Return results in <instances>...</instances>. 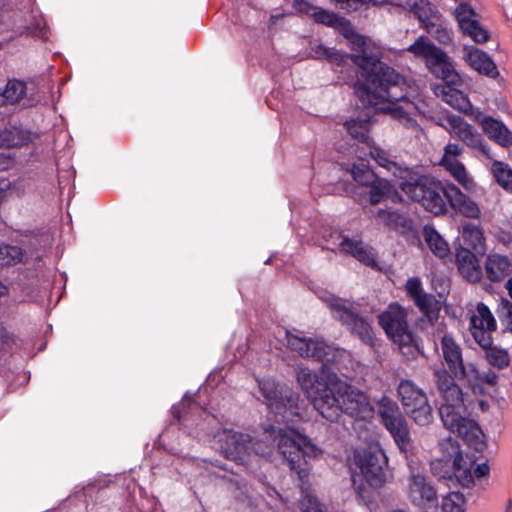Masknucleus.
<instances>
[{
  "label": "nucleus",
  "instance_id": "cd10ccee",
  "mask_svg": "<svg viewBox=\"0 0 512 512\" xmlns=\"http://www.w3.org/2000/svg\"><path fill=\"white\" fill-rule=\"evenodd\" d=\"M367 187L369 188V201L372 205L385 200L393 203L402 201V196L397 191L395 185L385 178L376 177Z\"/></svg>",
  "mask_w": 512,
  "mask_h": 512
},
{
  "label": "nucleus",
  "instance_id": "de8ad7c7",
  "mask_svg": "<svg viewBox=\"0 0 512 512\" xmlns=\"http://www.w3.org/2000/svg\"><path fill=\"white\" fill-rule=\"evenodd\" d=\"M506 288L509 292L510 297L512 298V279H509L506 283Z\"/></svg>",
  "mask_w": 512,
  "mask_h": 512
},
{
  "label": "nucleus",
  "instance_id": "473e14b6",
  "mask_svg": "<svg viewBox=\"0 0 512 512\" xmlns=\"http://www.w3.org/2000/svg\"><path fill=\"white\" fill-rule=\"evenodd\" d=\"M413 11L423 23L428 33H434L433 28L441 24L442 16L437 9L427 0H419L413 5Z\"/></svg>",
  "mask_w": 512,
  "mask_h": 512
},
{
  "label": "nucleus",
  "instance_id": "f704fd0d",
  "mask_svg": "<svg viewBox=\"0 0 512 512\" xmlns=\"http://www.w3.org/2000/svg\"><path fill=\"white\" fill-rule=\"evenodd\" d=\"M423 237L431 252L438 258L444 259L450 255L447 241L432 226L423 228Z\"/></svg>",
  "mask_w": 512,
  "mask_h": 512
},
{
  "label": "nucleus",
  "instance_id": "39448f33",
  "mask_svg": "<svg viewBox=\"0 0 512 512\" xmlns=\"http://www.w3.org/2000/svg\"><path fill=\"white\" fill-rule=\"evenodd\" d=\"M386 464V455L377 444L355 451L351 463L352 482L361 499H368L369 487H378L386 482Z\"/></svg>",
  "mask_w": 512,
  "mask_h": 512
},
{
  "label": "nucleus",
  "instance_id": "2f4dec72",
  "mask_svg": "<svg viewBox=\"0 0 512 512\" xmlns=\"http://www.w3.org/2000/svg\"><path fill=\"white\" fill-rule=\"evenodd\" d=\"M485 271L489 280L500 281L512 272V265L506 256L490 254L485 262Z\"/></svg>",
  "mask_w": 512,
  "mask_h": 512
},
{
  "label": "nucleus",
  "instance_id": "a211bd4d",
  "mask_svg": "<svg viewBox=\"0 0 512 512\" xmlns=\"http://www.w3.org/2000/svg\"><path fill=\"white\" fill-rule=\"evenodd\" d=\"M455 17L463 31L477 43H485L489 40V33L478 22L474 9L466 3H461L455 9Z\"/></svg>",
  "mask_w": 512,
  "mask_h": 512
},
{
  "label": "nucleus",
  "instance_id": "c9c22d12",
  "mask_svg": "<svg viewBox=\"0 0 512 512\" xmlns=\"http://www.w3.org/2000/svg\"><path fill=\"white\" fill-rule=\"evenodd\" d=\"M348 133L359 142L368 146L373 140L369 137L370 119H350L345 123Z\"/></svg>",
  "mask_w": 512,
  "mask_h": 512
},
{
  "label": "nucleus",
  "instance_id": "ea45409f",
  "mask_svg": "<svg viewBox=\"0 0 512 512\" xmlns=\"http://www.w3.org/2000/svg\"><path fill=\"white\" fill-rule=\"evenodd\" d=\"M22 250L17 246L0 245V265H11L22 260Z\"/></svg>",
  "mask_w": 512,
  "mask_h": 512
},
{
  "label": "nucleus",
  "instance_id": "6e6552de",
  "mask_svg": "<svg viewBox=\"0 0 512 512\" xmlns=\"http://www.w3.org/2000/svg\"><path fill=\"white\" fill-rule=\"evenodd\" d=\"M407 50L415 57L424 59L427 68L436 77L452 84L459 82L460 76L450 58L427 37L420 36Z\"/></svg>",
  "mask_w": 512,
  "mask_h": 512
},
{
  "label": "nucleus",
  "instance_id": "bb28decb",
  "mask_svg": "<svg viewBox=\"0 0 512 512\" xmlns=\"http://www.w3.org/2000/svg\"><path fill=\"white\" fill-rule=\"evenodd\" d=\"M441 350L445 362L455 377H464L465 369L463 366L461 349L450 335L444 334L442 336Z\"/></svg>",
  "mask_w": 512,
  "mask_h": 512
},
{
  "label": "nucleus",
  "instance_id": "6ab92c4d",
  "mask_svg": "<svg viewBox=\"0 0 512 512\" xmlns=\"http://www.w3.org/2000/svg\"><path fill=\"white\" fill-rule=\"evenodd\" d=\"M369 156L382 168L386 169V171L394 177L396 184L399 186V183L405 180H412L414 178V171L407 168L402 167L395 161L391 160L387 153L377 146L374 141H372L367 146Z\"/></svg>",
  "mask_w": 512,
  "mask_h": 512
},
{
  "label": "nucleus",
  "instance_id": "ddd939ff",
  "mask_svg": "<svg viewBox=\"0 0 512 512\" xmlns=\"http://www.w3.org/2000/svg\"><path fill=\"white\" fill-rule=\"evenodd\" d=\"M377 407L383 425L392 435L399 449L403 452L410 451L412 445L408 425L398 405L390 398L383 396L378 401Z\"/></svg>",
  "mask_w": 512,
  "mask_h": 512
},
{
  "label": "nucleus",
  "instance_id": "412c9836",
  "mask_svg": "<svg viewBox=\"0 0 512 512\" xmlns=\"http://www.w3.org/2000/svg\"><path fill=\"white\" fill-rule=\"evenodd\" d=\"M444 197L456 212L468 218H480L481 210L477 202L464 194L456 185H447L445 187Z\"/></svg>",
  "mask_w": 512,
  "mask_h": 512
},
{
  "label": "nucleus",
  "instance_id": "7c9ffc66",
  "mask_svg": "<svg viewBox=\"0 0 512 512\" xmlns=\"http://www.w3.org/2000/svg\"><path fill=\"white\" fill-rule=\"evenodd\" d=\"M462 245L476 254L483 255L486 251L485 236L481 227L467 224L461 230Z\"/></svg>",
  "mask_w": 512,
  "mask_h": 512
},
{
  "label": "nucleus",
  "instance_id": "9b49d317",
  "mask_svg": "<svg viewBox=\"0 0 512 512\" xmlns=\"http://www.w3.org/2000/svg\"><path fill=\"white\" fill-rule=\"evenodd\" d=\"M327 305L334 318L345 325L352 334L356 335L364 344L374 345V334L371 325L358 314L357 306L348 301L337 297H330Z\"/></svg>",
  "mask_w": 512,
  "mask_h": 512
},
{
  "label": "nucleus",
  "instance_id": "c756f323",
  "mask_svg": "<svg viewBox=\"0 0 512 512\" xmlns=\"http://www.w3.org/2000/svg\"><path fill=\"white\" fill-rule=\"evenodd\" d=\"M377 221L389 230L404 234L412 229V222L406 212L391 209H380L376 215Z\"/></svg>",
  "mask_w": 512,
  "mask_h": 512
},
{
  "label": "nucleus",
  "instance_id": "0eeeda50",
  "mask_svg": "<svg viewBox=\"0 0 512 512\" xmlns=\"http://www.w3.org/2000/svg\"><path fill=\"white\" fill-rule=\"evenodd\" d=\"M379 323L387 336L406 356L418 352V344L410 331L405 310L397 303H391L379 316Z\"/></svg>",
  "mask_w": 512,
  "mask_h": 512
},
{
  "label": "nucleus",
  "instance_id": "1a4fd4ad",
  "mask_svg": "<svg viewBox=\"0 0 512 512\" xmlns=\"http://www.w3.org/2000/svg\"><path fill=\"white\" fill-rule=\"evenodd\" d=\"M440 448L447 460L453 459L454 476L461 486L469 488L474 485L475 479L484 478L489 474L488 465L477 464L474 456L462 454L456 441L449 438L440 443Z\"/></svg>",
  "mask_w": 512,
  "mask_h": 512
},
{
  "label": "nucleus",
  "instance_id": "f3484780",
  "mask_svg": "<svg viewBox=\"0 0 512 512\" xmlns=\"http://www.w3.org/2000/svg\"><path fill=\"white\" fill-rule=\"evenodd\" d=\"M462 153L463 148L459 144L448 143L444 148L440 164L466 191L475 192L477 184L474 178L468 173L464 164L457 159Z\"/></svg>",
  "mask_w": 512,
  "mask_h": 512
},
{
  "label": "nucleus",
  "instance_id": "4c0bfd02",
  "mask_svg": "<svg viewBox=\"0 0 512 512\" xmlns=\"http://www.w3.org/2000/svg\"><path fill=\"white\" fill-rule=\"evenodd\" d=\"M491 172L496 182L507 192L512 193V169L501 161L494 160Z\"/></svg>",
  "mask_w": 512,
  "mask_h": 512
},
{
  "label": "nucleus",
  "instance_id": "393cba45",
  "mask_svg": "<svg viewBox=\"0 0 512 512\" xmlns=\"http://www.w3.org/2000/svg\"><path fill=\"white\" fill-rule=\"evenodd\" d=\"M462 52L464 61L473 70L493 78L498 75L495 63L486 52L474 46H464Z\"/></svg>",
  "mask_w": 512,
  "mask_h": 512
},
{
  "label": "nucleus",
  "instance_id": "09e8293b",
  "mask_svg": "<svg viewBox=\"0 0 512 512\" xmlns=\"http://www.w3.org/2000/svg\"><path fill=\"white\" fill-rule=\"evenodd\" d=\"M506 306H507V309H508L509 314H512V304H511V303H509V302H507V303H506Z\"/></svg>",
  "mask_w": 512,
  "mask_h": 512
},
{
  "label": "nucleus",
  "instance_id": "e433bc0d",
  "mask_svg": "<svg viewBox=\"0 0 512 512\" xmlns=\"http://www.w3.org/2000/svg\"><path fill=\"white\" fill-rule=\"evenodd\" d=\"M349 171L358 184L366 187L377 177L362 156L358 157L357 162L351 164Z\"/></svg>",
  "mask_w": 512,
  "mask_h": 512
},
{
  "label": "nucleus",
  "instance_id": "aec40b11",
  "mask_svg": "<svg viewBox=\"0 0 512 512\" xmlns=\"http://www.w3.org/2000/svg\"><path fill=\"white\" fill-rule=\"evenodd\" d=\"M473 118L489 139L502 147L512 145V134L501 121L491 116H484L478 109Z\"/></svg>",
  "mask_w": 512,
  "mask_h": 512
},
{
  "label": "nucleus",
  "instance_id": "9d476101",
  "mask_svg": "<svg viewBox=\"0 0 512 512\" xmlns=\"http://www.w3.org/2000/svg\"><path fill=\"white\" fill-rule=\"evenodd\" d=\"M288 347L301 357L313 358L326 363H337L347 357L346 351L327 345L318 338H309L302 333L285 332Z\"/></svg>",
  "mask_w": 512,
  "mask_h": 512
},
{
  "label": "nucleus",
  "instance_id": "4468645a",
  "mask_svg": "<svg viewBox=\"0 0 512 512\" xmlns=\"http://www.w3.org/2000/svg\"><path fill=\"white\" fill-rule=\"evenodd\" d=\"M439 125L468 147L479 150L488 159L492 158L490 149L482 135L460 116L446 115L441 119Z\"/></svg>",
  "mask_w": 512,
  "mask_h": 512
},
{
  "label": "nucleus",
  "instance_id": "49530a36",
  "mask_svg": "<svg viewBox=\"0 0 512 512\" xmlns=\"http://www.w3.org/2000/svg\"><path fill=\"white\" fill-rule=\"evenodd\" d=\"M8 335L6 329L0 325V349L7 343Z\"/></svg>",
  "mask_w": 512,
  "mask_h": 512
},
{
  "label": "nucleus",
  "instance_id": "58836bf2",
  "mask_svg": "<svg viewBox=\"0 0 512 512\" xmlns=\"http://www.w3.org/2000/svg\"><path fill=\"white\" fill-rule=\"evenodd\" d=\"M443 512H464L465 499L462 494L458 492H451L442 500Z\"/></svg>",
  "mask_w": 512,
  "mask_h": 512
},
{
  "label": "nucleus",
  "instance_id": "20e7f679",
  "mask_svg": "<svg viewBox=\"0 0 512 512\" xmlns=\"http://www.w3.org/2000/svg\"><path fill=\"white\" fill-rule=\"evenodd\" d=\"M436 382L442 397L439 414L443 425L475 450H481L485 446L482 431L476 422L466 416V406L460 388L445 371L436 373Z\"/></svg>",
  "mask_w": 512,
  "mask_h": 512
},
{
  "label": "nucleus",
  "instance_id": "c85d7f7f",
  "mask_svg": "<svg viewBox=\"0 0 512 512\" xmlns=\"http://www.w3.org/2000/svg\"><path fill=\"white\" fill-rule=\"evenodd\" d=\"M339 248L342 252L348 253L361 263L374 267L376 266V255L374 250L360 240L340 236Z\"/></svg>",
  "mask_w": 512,
  "mask_h": 512
},
{
  "label": "nucleus",
  "instance_id": "423d86ee",
  "mask_svg": "<svg viewBox=\"0 0 512 512\" xmlns=\"http://www.w3.org/2000/svg\"><path fill=\"white\" fill-rule=\"evenodd\" d=\"M399 188L434 215H441L446 211V203L443 198L445 187L432 177H418L414 173V178L400 182Z\"/></svg>",
  "mask_w": 512,
  "mask_h": 512
},
{
  "label": "nucleus",
  "instance_id": "c03bdc74",
  "mask_svg": "<svg viewBox=\"0 0 512 512\" xmlns=\"http://www.w3.org/2000/svg\"><path fill=\"white\" fill-rule=\"evenodd\" d=\"M432 35L435 36L440 42L447 43L451 41V32L447 29L446 24L444 23L443 19H441V24L438 27L433 28Z\"/></svg>",
  "mask_w": 512,
  "mask_h": 512
},
{
  "label": "nucleus",
  "instance_id": "a18cd8bd",
  "mask_svg": "<svg viewBox=\"0 0 512 512\" xmlns=\"http://www.w3.org/2000/svg\"><path fill=\"white\" fill-rule=\"evenodd\" d=\"M293 7L299 13H303L306 15H310L312 17V13L316 10L317 7L312 6L306 0H295L293 3Z\"/></svg>",
  "mask_w": 512,
  "mask_h": 512
},
{
  "label": "nucleus",
  "instance_id": "72a5a7b5",
  "mask_svg": "<svg viewBox=\"0 0 512 512\" xmlns=\"http://www.w3.org/2000/svg\"><path fill=\"white\" fill-rule=\"evenodd\" d=\"M27 93L26 83L18 79H10L4 89L0 90V106L14 105L24 99Z\"/></svg>",
  "mask_w": 512,
  "mask_h": 512
},
{
  "label": "nucleus",
  "instance_id": "7ed1b4c3",
  "mask_svg": "<svg viewBox=\"0 0 512 512\" xmlns=\"http://www.w3.org/2000/svg\"><path fill=\"white\" fill-rule=\"evenodd\" d=\"M297 382L314 408L331 422L336 421L341 412L360 420L373 417L374 408L368 397L324 367L320 374L308 368H300L297 372Z\"/></svg>",
  "mask_w": 512,
  "mask_h": 512
},
{
  "label": "nucleus",
  "instance_id": "37998d69",
  "mask_svg": "<svg viewBox=\"0 0 512 512\" xmlns=\"http://www.w3.org/2000/svg\"><path fill=\"white\" fill-rule=\"evenodd\" d=\"M302 512H324L317 498L310 493H304L300 501Z\"/></svg>",
  "mask_w": 512,
  "mask_h": 512
},
{
  "label": "nucleus",
  "instance_id": "a878e982",
  "mask_svg": "<svg viewBox=\"0 0 512 512\" xmlns=\"http://www.w3.org/2000/svg\"><path fill=\"white\" fill-rule=\"evenodd\" d=\"M456 264L460 274L468 281L477 282L481 279L482 269L476 253L468 248L459 246L456 248Z\"/></svg>",
  "mask_w": 512,
  "mask_h": 512
},
{
  "label": "nucleus",
  "instance_id": "79ce46f5",
  "mask_svg": "<svg viewBox=\"0 0 512 512\" xmlns=\"http://www.w3.org/2000/svg\"><path fill=\"white\" fill-rule=\"evenodd\" d=\"M313 55L315 58H325L331 62H342L344 58V56L336 50L324 47L322 45H317L315 48H313Z\"/></svg>",
  "mask_w": 512,
  "mask_h": 512
},
{
  "label": "nucleus",
  "instance_id": "f03ea898",
  "mask_svg": "<svg viewBox=\"0 0 512 512\" xmlns=\"http://www.w3.org/2000/svg\"><path fill=\"white\" fill-rule=\"evenodd\" d=\"M259 388L267 406L276 417L280 416L278 423L288 425L299 418V396L289 387L279 385L273 379H264L259 382ZM267 432L277 439L278 450L290 469L301 479L306 477L310 469L307 458L317 456L318 448L293 426H286L285 429L271 427Z\"/></svg>",
  "mask_w": 512,
  "mask_h": 512
},
{
  "label": "nucleus",
  "instance_id": "b1692460",
  "mask_svg": "<svg viewBox=\"0 0 512 512\" xmlns=\"http://www.w3.org/2000/svg\"><path fill=\"white\" fill-rule=\"evenodd\" d=\"M445 82L446 85L435 86L434 93L441 97V99L451 107L463 112L466 115L474 116L476 109H473L469 98L464 93L453 87L456 86V84H452L447 81ZM460 82L461 79L457 85H459Z\"/></svg>",
  "mask_w": 512,
  "mask_h": 512
},
{
  "label": "nucleus",
  "instance_id": "5701e85b",
  "mask_svg": "<svg viewBox=\"0 0 512 512\" xmlns=\"http://www.w3.org/2000/svg\"><path fill=\"white\" fill-rule=\"evenodd\" d=\"M407 495L417 506H425L436 499V491L422 474H412L407 484Z\"/></svg>",
  "mask_w": 512,
  "mask_h": 512
},
{
  "label": "nucleus",
  "instance_id": "2eb2a0df",
  "mask_svg": "<svg viewBox=\"0 0 512 512\" xmlns=\"http://www.w3.org/2000/svg\"><path fill=\"white\" fill-rule=\"evenodd\" d=\"M214 438L225 457L240 463L248 460L256 444L248 435L226 429L219 431Z\"/></svg>",
  "mask_w": 512,
  "mask_h": 512
},
{
  "label": "nucleus",
  "instance_id": "4be33fe9",
  "mask_svg": "<svg viewBox=\"0 0 512 512\" xmlns=\"http://www.w3.org/2000/svg\"><path fill=\"white\" fill-rule=\"evenodd\" d=\"M405 289L407 294L413 299L416 306L429 318L431 321L437 316L438 303L433 295L427 294L423 291L422 283L419 278H410L407 280Z\"/></svg>",
  "mask_w": 512,
  "mask_h": 512
},
{
  "label": "nucleus",
  "instance_id": "f257e3e1",
  "mask_svg": "<svg viewBox=\"0 0 512 512\" xmlns=\"http://www.w3.org/2000/svg\"><path fill=\"white\" fill-rule=\"evenodd\" d=\"M312 18L317 23L339 30L349 40L351 48L360 52L352 56V60L360 69L355 92L361 101L375 111L389 114L416 135L422 133V128L414 119L417 114L425 113L426 104L419 87L406 83L394 69L372 55L373 41L356 34L345 18L318 7L312 13Z\"/></svg>",
  "mask_w": 512,
  "mask_h": 512
},
{
  "label": "nucleus",
  "instance_id": "a19ab883",
  "mask_svg": "<svg viewBox=\"0 0 512 512\" xmlns=\"http://www.w3.org/2000/svg\"><path fill=\"white\" fill-rule=\"evenodd\" d=\"M487 360L492 366L499 369L506 368L510 364L508 352L498 347H492L489 349L487 352Z\"/></svg>",
  "mask_w": 512,
  "mask_h": 512
},
{
  "label": "nucleus",
  "instance_id": "f8f14e48",
  "mask_svg": "<svg viewBox=\"0 0 512 512\" xmlns=\"http://www.w3.org/2000/svg\"><path fill=\"white\" fill-rule=\"evenodd\" d=\"M398 395L405 412L417 425L426 426L433 421L432 408L426 394L413 382L401 381Z\"/></svg>",
  "mask_w": 512,
  "mask_h": 512
},
{
  "label": "nucleus",
  "instance_id": "dca6fc26",
  "mask_svg": "<svg viewBox=\"0 0 512 512\" xmlns=\"http://www.w3.org/2000/svg\"><path fill=\"white\" fill-rule=\"evenodd\" d=\"M470 330L476 342L486 348L491 345L490 332L497 328L496 320L484 303L470 304L468 308Z\"/></svg>",
  "mask_w": 512,
  "mask_h": 512
}]
</instances>
